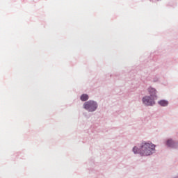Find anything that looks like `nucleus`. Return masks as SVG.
<instances>
[{"instance_id": "obj_3", "label": "nucleus", "mask_w": 178, "mask_h": 178, "mask_svg": "<svg viewBox=\"0 0 178 178\" xmlns=\"http://www.w3.org/2000/svg\"><path fill=\"white\" fill-rule=\"evenodd\" d=\"M83 108L89 112H94L98 108V106L95 102L88 101L84 103Z\"/></svg>"}, {"instance_id": "obj_6", "label": "nucleus", "mask_w": 178, "mask_h": 178, "mask_svg": "<svg viewBox=\"0 0 178 178\" xmlns=\"http://www.w3.org/2000/svg\"><path fill=\"white\" fill-rule=\"evenodd\" d=\"M88 99V95L86 94H83L81 96V101H87Z\"/></svg>"}, {"instance_id": "obj_1", "label": "nucleus", "mask_w": 178, "mask_h": 178, "mask_svg": "<svg viewBox=\"0 0 178 178\" xmlns=\"http://www.w3.org/2000/svg\"><path fill=\"white\" fill-rule=\"evenodd\" d=\"M155 149V145L152 143H145L142 145L140 151L136 147L133 148L134 154H140V155L148 156L152 154V151Z\"/></svg>"}, {"instance_id": "obj_2", "label": "nucleus", "mask_w": 178, "mask_h": 178, "mask_svg": "<svg viewBox=\"0 0 178 178\" xmlns=\"http://www.w3.org/2000/svg\"><path fill=\"white\" fill-rule=\"evenodd\" d=\"M149 94L150 96H145L143 98L142 101L147 106H152L155 105V98H156V90L155 88H149Z\"/></svg>"}, {"instance_id": "obj_4", "label": "nucleus", "mask_w": 178, "mask_h": 178, "mask_svg": "<svg viewBox=\"0 0 178 178\" xmlns=\"http://www.w3.org/2000/svg\"><path fill=\"white\" fill-rule=\"evenodd\" d=\"M159 104L161 105V106H168L169 105V102L166 100H161L159 102Z\"/></svg>"}, {"instance_id": "obj_5", "label": "nucleus", "mask_w": 178, "mask_h": 178, "mask_svg": "<svg viewBox=\"0 0 178 178\" xmlns=\"http://www.w3.org/2000/svg\"><path fill=\"white\" fill-rule=\"evenodd\" d=\"M166 144L168 147H170L172 148L175 147V142H173L171 139L168 140Z\"/></svg>"}]
</instances>
